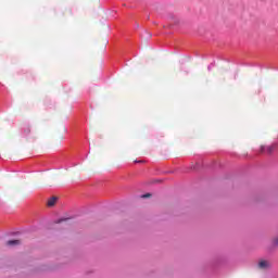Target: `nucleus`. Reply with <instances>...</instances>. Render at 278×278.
<instances>
[{
    "mask_svg": "<svg viewBox=\"0 0 278 278\" xmlns=\"http://www.w3.org/2000/svg\"><path fill=\"white\" fill-rule=\"evenodd\" d=\"M56 202H58V197H52L48 201V206L53 207V205H55Z\"/></svg>",
    "mask_w": 278,
    "mask_h": 278,
    "instance_id": "nucleus-3",
    "label": "nucleus"
},
{
    "mask_svg": "<svg viewBox=\"0 0 278 278\" xmlns=\"http://www.w3.org/2000/svg\"><path fill=\"white\" fill-rule=\"evenodd\" d=\"M277 149V144L274 143L271 146H261L260 153H267V155L273 154V152Z\"/></svg>",
    "mask_w": 278,
    "mask_h": 278,
    "instance_id": "nucleus-1",
    "label": "nucleus"
},
{
    "mask_svg": "<svg viewBox=\"0 0 278 278\" xmlns=\"http://www.w3.org/2000/svg\"><path fill=\"white\" fill-rule=\"evenodd\" d=\"M7 244H8L9 247H16V244H21V241H20V240H9V241L7 242Z\"/></svg>",
    "mask_w": 278,
    "mask_h": 278,
    "instance_id": "nucleus-4",
    "label": "nucleus"
},
{
    "mask_svg": "<svg viewBox=\"0 0 278 278\" xmlns=\"http://www.w3.org/2000/svg\"><path fill=\"white\" fill-rule=\"evenodd\" d=\"M149 197H151V193H146V194L141 195V199H149Z\"/></svg>",
    "mask_w": 278,
    "mask_h": 278,
    "instance_id": "nucleus-6",
    "label": "nucleus"
},
{
    "mask_svg": "<svg viewBox=\"0 0 278 278\" xmlns=\"http://www.w3.org/2000/svg\"><path fill=\"white\" fill-rule=\"evenodd\" d=\"M68 220H71L70 217H63V218L58 219L55 223L60 225L62 223H68Z\"/></svg>",
    "mask_w": 278,
    "mask_h": 278,
    "instance_id": "nucleus-5",
    "label": "nucleus"
},
{
    "mask_svg": "<svg viewBox=\"0 0 278 278\" xmlns=\"http://www.w3.org/2000/svg\"><path fill=\"white\" fill-rule=\"evenodd\" d=\"M270 266H271L270 261L261 260V261H258L256 268L258 270H268L270 268Z\"/></svg>",
    "mask_w": 278,
    "mask_h": 278,
    "instance_id": "nucleus-2",
    "label": "nucleus"
},
{
    "mask_svg": "<svg viewBox=\"0 0 278 278\" xmlns=\"http://www.w3.org/2000/svg\"><path fill=\"white\" fill-rule=\"evenodd\" d=\"M138 162H140V161H135V163H138Z\"/></svg>",
    "mask_w": 278,
    "mask_h": 278,
    "instance_id": "nucleus-7",
    "label": "nucleus"
}]
</instances>
